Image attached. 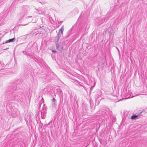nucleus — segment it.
I'll use <instances>...</instances> for the list:
<instances>
[{
    "label": "nucleus",
    "mask_w": 147,
    "mask_h": 147,
    "mask_svg": "<svg viewBox=\"0 0 147 147\" xmlns=\"http://www.w3.org/2000/svg\"><path fill=\"white\" fill-rule=\"evenodd\" d=\"M56 43V47H57V49L58 50H59L60 49L59 48V45L57 43Z\"/></svg>",
    "instance_id": "5"
},
{
    "label": "nucleus",
    "mask_w": 147,
    "mask_h": 147,
    "mask_svg": "<svg viewBox=\"0 0 147 147\" xmlns=\"http://www.w3.org/2000/svg\"><path fill=\"white\" fill-rule=\"evenodd\" d=\"M30 17V18H31L32 17L31 16H28L27 17V18H26V19L27 20H28V19Z\"/></svg>",
    "instance_id": "12"
},
{
    "label": "nucleus",
    "mask_w": 147,
    "mask_h": 147,
    "mask_svg": "<svg viewBox=\"0 0 147 147\" xmlns=\"http://www.w3.org/2000/svg\"><path fill=\"white\" fill-rule=\"evenodd\" d=\"M92 88V87L90 88V89H91Z\"/></svg>",
    "instance_id": "20"
},
{
    "label": "nucleus",
    "mask_w": 147,
    "mask_h": 147,
    "mask_svg": "<svg viewBox=\"0 0 147 147\" xmlns=\"http://www.w3.org/2000/svg\"><path fill=\"white\" fill-rule=\"evenodd\" d=\"M73 12L75 13H77L79 12V10L75 8L74 9Z\"/></svg>",
    "instance_id": "3"
},
{
    "label": "nucleus",
    "mask_w": 147,
    "mask_h": 147,
    "mask_svg": "<svg viewBox=\"0 0 147 147\" xmlns=\"http://www.w3.org/2000/svg\"><path fill=\"white\" fill-rule=\"evenodd\" d=\"M9 49V48H6L5 49H3L4 50H6Z\"/></svg>",
    "instance_id": "14"
},
{
    "label": "nucleus",
    "mask_w": 147,
    "mask_h": 147,
    "mask_svg": "<svg viewBox=\"0 0 147 147\" xmlns=\"http://www.w3.org/2000/svg\"><path fill=\"white\" fill-rule=\"evenodd\" d=\"M15 38H13L11 39H9L8 40H7L5 43H8L10 42H13L15 41Z\"/></svg>",
    "instance_id": "2"
},
{
    "label": "nucleus",
    "mask_w": 147,
    "mask_h": 147,
    "mask_svg": "<svg viewBox=\"0 0 147 147\" xmlns=\"http://www.w3.org/2000/svg\"><path fill=\"white\" fill-rule=\"evenodd\" d=\"M138 115H133L131 116V118L132 119H136V118H137V117H138Z\"/></svg>",
    "instance_id": "4"
},
{
    "label": "nucleus",
    "mask_w": 147,
    "mask_h": 147,
    "mask_svg": "<svg viewBox=\"0 0 147 147\" xmlns=\"http://www.w3.org/2000/svg\"><path fill=\"white\" fill-rule=\"evenodd\" d=\"M106 111H107L106 110H104L103 111H102V110H101L100 112L103 113L102 114L105 115V114H106Z\"/></svg>",
    "instance_id": "7"
},
{
    "label": "nucleus",
    "mask_w": 147,
    "mask_h": 147,
    "mask_svg": "<svg viewBox=\"0 0 147 147\" xmlns=\"http://www.w3.org/2000/svg\"><path fill=\"white\" fill-rule=\"evenodd\" d=\"M24 36H25V38H27V36H26V35H25Z\"/></svg>",
    "instance_id": "15"
},
{
    "label": "nucleus",
    "mask_w": 147,
    "mask_h": 147,
    "mask_svg": "<svg viewBox=\"0 0 147 147\" xmlns=\"http://www.w3.org/2000/svg\"><path fill=\"white\" fill-rule=\"evenodd\" d=\"M63 28H61L59 30V32L60 31H61V33L62 34H63Z\"/></svg>",
    "instance_id": "8"
},
{
    "label": "nucleus",
    "mask_w": 147,
    "mask_h": 147,
    "mask_svg": "<svg viewBox=\"0 0 147 147\" xmlns=\"http://www.w3.org/2000/svg\"><path fill=\"white\" fill-rule=\"evenodd\" d=\"M98 92H100V91H98Z\"/></svg>",
    "instance_id": "16"
},
{
    "label": "nucleus",
    "mask_w": 147,
    "mask_h": 147,
    "mask_svg": "<svg viewBox=\"0 0 147 147\" xmlns=\"http://www.w3.org/2000/svg\"><path fill=\"white\" fill-rule=\"evenodd\" d=\"M101 95V94L100 93V95H99V96H100Z\"/></svg>",
    "instance_id": "19"
},
{
    "label": "nucleus",
    "mask_w": 147,
    "mask_h": 147,
    "mask_svg": "<svg viewBox=\"0 0 147 147\" xmlns=\"http://www.w3.org/2000/svg\"><path fill=\"white\" fill-rule=\"evenodd\" d=\"M25 15V13H22L21 15L20 16V18H22Z\"/></svg>",
    "instance_id": "9"
},
{
    "label": "nucleus",
    "mask_w": 147,
    "mask_h": 147,
    "mask_svg": "<svg viewBox=\"0 0 147 147\" xmlns=\"http://www.w3.org/2000/svg\"><path fill=\"white\" fill-rule=\"evenodd\" d=\"M52 52H53V53H55L56 52V51H55V50H53L52 51Z\"/></svg>",
    "instance_id": "11"
},
{
    "label": "nucleus",
    "mask_w": 147,
    "mask_h": 147,
    "mask_svg": "<svg viewBox=\"0 0 147 147\" xmlns=\"http://www.w3.org/2000/svg\"><path fill=\"white\" fill-rule=\"evenodd\" d=\"M12 117H15L16 116V115H13L12 114Z\"/></svg>",
    "instance_id": "10"
},
{
    "label": "nucleus",
    "mask_w": 147,
    "mask_h": 147,
    "mask_svg": "<svg viewBox=\"0 0 147 147\" xmlns=\"http://www.w3.org/2000/svg\"><path fill=\"white\" fill-rule=\"evenodd\" d=\"M51 101L52 102L53 104H55V99L54 98H53L52 99Z\"/></svg>",
    "instance_id": "6"
},
{
    "label": "nucleus",
    "mask_w": 147,
    "mask_h": 147,
    "mask_svg": "<svg viewBox=\"0 0 147 147\" xmlns=\"http://www.w3.org/2000/svg\"><path fill=\"white\" fill-rule=\"evenodd\" d=\"M20 14H18V16H19V15H20Z\"/></svg>",
    "instance_id": "18"
},
{
    "label": "nucleus",
    "mask_w": 147,
    "mask_h": 147,
    "mask_svg": "<svg viewBox=\"0 0 147 147\" xmlns=\"http://www.w3.org/2000/svg\"><path fill=\"white\" fill-rule=\"evenodd\" d=\"M27 25V24H21V25H22V26H25V25Z\"/></svg>",
    "instance_id": "13"
},
{
    "label": "nucleus",
    "mask_w": 147,
    "mask_h": 147,
    "mask_svg": "<svg viewBox=\"0 0 147 147\" xmlns=\"http://www.w3.org/2000/svg\"><path fill=\"white\" fill-rule=\"evenodd\" d=\"M61 37L60 34L59 33H58L57 35L55 37V43H57V42H58L60 38Z\"/></svg>",
    "instance_id": "1"
},
{
    "label": "nucleus",
    "mask_w": 147,
    "mask_h": 147,
    "mask_svg": "<svg viewBox=\"0 0 147 147\" xmlns=\"http://www.w3.org/2000/svg\"><path fill=\"white\" fill-rule=\"evenodd\" d=\"M94 87V86H92V88H93Z\"/></svg>",
    "instance_id": "17"
}]
</instances>
